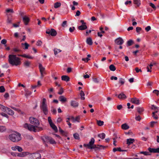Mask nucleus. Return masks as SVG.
<instances>
[{
	"mask_svg": "<svg viewBox=\"0 0 159 159\" xmlns=\"http://www.w3.org/2000/svg\"><path fill=\"white\" fill-rule=\"evenodd\" d=\"M148 150L150 153H159V148H148Z\"/></svg>",
	"mask_w": 159,
	"mask_h": 159,
	"instance_id": "nucleus-10",
	"label": "nucleus"
},
{
	"mask_svg": "<svg viewBox=\"0 0 159 159\" xmlns=\"http://www.w3.org/2000/svg\"><path fill=\"white\" fill-rule=\"evenodd\" d=\"M59 100L62 102H65L67 101L66 98L63 96H61L59 98Z\"/></svg>",
	"mask_w": 159,
	"mask_h": 159,
	"instance_id": "nucleus-18",
	"label": "nucleus"
},
{
	"mask_svg": "<svg viewBox=\"0 0 159 159\" xmlns=\"http://www.w3.org/2000/svg\"><path fill=\"white\" fill-rule=\"evenodd\" d=\"M39 69L40 72L41 74V76L42 78L43 77V74H45V68L42 65L41 63H39Z\"/></svg>",
	"mask_w": 159,
	"mask_h": 159,
	"instance_id": "nucleus-7",
	"label": "nucleus"
},
{
	"mask_svg": "<svg viewBox=\"0 0 159 159\" xmlns=\"http://www.w3.org/2000/svg\"><path fill=\"white\" fill-rule=\"evenodd\" d=\"M46 100L45 98H44L43 99L42 104L41 106H47V105L46 104Z\"/></svg>",
	"mask_w": 159,
	"mask_h": 159,
	"instance_id": "nucleus-49",
	"label": "nucleus"
},
{
	"mask_svg": "<svg viewBox=\"0 0 159 159\" xmlns=\"http://www.w3.org/2000/svg\"><path fill=\"white\" fill-rule=\"evenodd\" d=\"M29 153L28 152H24L19 153L18 156L20 157H23L28 154Z\"/></svg>",
	"mask_w": 159,
	"mask_h": 159,
	"instance_id": "nucleus-26",
	"label": "nucleus"
},
{
	"mask_svg": "<svg viewBox=\"0 0 159 159\" xmlns=\"http://www.w3.org/2000/svg\"><path fill=\"white\" fill-rule=\"evenodd\" d=\"M50 126L54 130V131L57 132L58 131V129L57 126L54 125V123H52L50 125Z\"/></svg>",
	"mask_w": 159,
	"mask_h": 159,
	"instance_id": "nucleus-23",
	"label": "nucleus"
},
{
	"mask_svg": "<svg viewBox=\"0 0 159 159\" xmlns=\"http://www.w3.org/2000/svg\"><path fill=\"white\" fill-rule=\"evenodd\" d=\"M61 6V3L60 2H56L54 3V7L55 8L60 7Z\"/></svg>",
	"mask_w": 159,
	"mask_h": 159,
	"instance_id": "nucleus-30",
	"label": "nucleus"
},
{
	"mask_svg": "<svg viewBox=\"0 0 159 159\" xmlns=\"http://www.w3.org/2000/svg\"><path fill=\"white\" fill-rule=\"evenodd\" d=\"M48 121L50 125L52 123V120L51 117H50L49 116L48 117Z\"/></svg>",
	"mask_w": 159,
	"mask_h": 159,
	"instance_id": "nucleus-63",
	"label": "nucleus"
},
{
	"mask_svg": "<svg viewBox=\"0 0 159 159\" xmlns=\"http://www.w3.org/2000/svg\"><path fill=\"white\" fill-rule=\"evenodd\" d=\"M5 91V89L3 86H0V92L3 93Z\"/></svg>",
	"mask_w": 159,
	"mask_h": 159,
	"instance_id": "nucleus-43",
	"label": "nucleus"
},
{
	"mask_svg": "<svg viewBox=\"0 0 159 159\" xmlns=\"http://www.w3.org/2000/svg\"><path fill=\"white\" fill-rule=\"evenodd\" d=\"M73 136L75 139H80L79 135L77 133H75L74 134Z\"/></svg>",
	"mask_w": 159,
	"mask_h": 159,
	"instance_id": "nucleus-39",
	"label": "nucleus"
},
{
	"mask_svg": "<svg viewBox=\"0 0 159 159\" xmlns=\"http://www.w3.org/2000/svg\"><path fill=\"white\" fill-rule=\"evenodd\" d=\"M66 24H67V21H64L63 22V23L61 25V26L63 27H65V26L66 25Z\"/></svg>",
	"mask_w": 159,
	"mask_h": 159,
	"instance_id": "nucleus-60",
	"label": "nucleus"
},
{
	"mask_svg": "<svg viewBox=\"0 0 159 159\" xmlns=\"http://www.w3.org/2000/svg\"><path fill=\"white\" fill-rule=\"evenodd\" d=\"M152 117L154 118V119H158V117L157 115H155V112H152Z\"/></svg>",
	"mask_w": 159,
	"mask_h": 159,
	"instance_id": "nucleus-55",
	"label": "nucleus"
},
{
	"mask_svg": "<svg viewBox=\"0 0 159 159\" xmlns=\"http://www.w3.org/2000/svg\"><path fill=\"white\" fill-rule=\"evenodd\" d=\"M113 151L114 152H116L117 151H118L119 152H123V151H126V150H121V148L120 147H119V148H114L113 149Z\"/></svg>",
	"mask_w": 159,
	"mask_h": 159,
	"instance_id": "nucleus-29",
	"label": "nucleus"
},
{
	"mask_svg": "<svg viewBox=\"0 0 159 159\" xmlns=\"http://www.w3.org/2000/svg\"><path fill=\"white\" fill-rule=\"evenodd\" d=\"M70 78L66 75H62L61 76V80L66 82H68L70 81Z\"/></svg>",
	"mask_w": 159,
	"mask_h": 159,
	"instance_id": "nucleus-17",
	"label": "nucleus"
},
{
	"mask_svg": "<svg viewBox=\"0 0 159 159\" xmlns=\"http://www.w3.org/2000/svg\"><path fill=\"white\" fill-rule=\"evenodd\" d=\"M31 65V62L28 60L25 61L23 63L24 66L25 67H29Z\"/></svg>",
	"mask_w": 159,
	"mask_h": 159,
	"instance_id": "nucleus-21",
	"label": "nucleus"
},
{
	"mask_svg": "<svg viewBox=\"0 0 159 159\" xmlns=\"http://www.w3.org/2000/svg\"><path fill=\"white\" fill-rule=\"evenodd\" d=\"M105 134L104 133L99 134L98 135V136L99 138L102 139H104L105 138Z\"/></svg>",
	"mask_w": 159,
	"mask_h": 159,
	"instance_id": "nucleus-31",
	"label": "nucleus"
},
{
	"mask_svg": "<svg viewBox=\"0 0 159 159\" xmlns=\"http://www.w3.org/2000/svg\"><path fill=\"white\" fill-rule=\"evenodd\" d=\"M34 126H35L29 124L28 123H25L24 125V128L30 131H33L34 132L36 131L34 130Z\"/></svg>",
	"mask_w": 159,
	"mask_h": 159,
	"instance_id": "nucleus-6",
	"label": "nucleus"
},
{
	"mask_svg": "<svg viewBox=\"0 0 159 159\" xmlns=\"http://www.w3.org/2000/svg\"><path fill=\"white\" fill-rule=\"evenodd\" d=\"M135 119L136 120L140 121V120L141 119V118L140 116L139 115L138 116H136L135 117Z\"/></svg>",
	"mask_w": 159,
	"mask_h": 159,
	"instance_id": "nucleus-56",
	"label": "nucleus"
},
{
	"mask_svg": "<svg viewBox=\"0 0 159 159\" xmlns=\"http://www.w3.org/2000/svg\"><path fill=\"white\" fill-rule=\"evenodd\" d=\"M149 5L154 10H156L157 7H156L153 3L150 2L149 3Z\"/></svg>",
	"mask_w": 159,
	"mask_h": 159,
	"instance_id": "nucleus-41",
	"label": "nucleus"
},
{
	"mask_svg": "<svg viewBox=\"0 0 159 159\" xmlns=\"http://www.w3.org/2000/svg\"><path fill=\"white\" fill-rule=\"evenodd\" d=\"M130 102L131 103L136 105L139 104V100L136 98H131Z\"/></svg>",
	"mask_w": 159,
	"mask_h": 159,
	"instance_id": "nucleus-9",
	"label": "nucleus"
},
{
	"mask_svg": "<svg viewBox=\"0 0 159 159\" xmlns=\"http://www.w3.org/2000/svg\"><path fill=\"white\" fill-rule=\"evenodd\" d=\"M40 108L45 115H46L48 114V110L47 106H41Z\"/></svg>",
	"mask_w": 159,
	"mask_h": 159,
	"instance_id": "nucleus-11",
	"label": "nucleus"
},
{
	"mask_svg": "<svg viewBox=\"0 0 159 159\" xmlns=\"http://www.w3.org/2000/svg\"><path fill=\"white\" fill-rule=\"evenodd\" d=\"M8 138L11 141L15 143L18 142L21 139V134L16 131H14L13 133L10 134Z\"/></svg>",
	"mask_w": 159,
	"mask_h": 159,
	"instance_id": "nucleus-2",
	"label": "nucleus"
},
{
	"mask_svg": "<svg viewBox=\"0 0 159 159\" xmlns=\"http://www.w3.org/2000/svg\"><path fill=\"white\" fill-rule=\"evenodd\" d=\"M134 141V140L132 139H128L127 140V144L129 145L133 143Z\"/></svg>",
	"mask_w": 159,
	"mask_h": 159,
	"instance_id": "nucleus-19",
	"label": "nucleus"
},
{
	"mask_svg": "<svg viewBox=\"0 0 159 159\" xmlns=\"http://www.w3.org/2000/svg\"><path fill=\"white\" fill-rule=\"evenodd\" d=\"M55 55L57 54L58 53L60 52L61 50L59 49L55 48L54 50Z\"/></svg>",
	"mask_w": 159,
	"mask_h": 159,
	"instance_id": "nucleus-40",
	"label": "nucleus"
},
{
	"mask_svg": "<svg viewBox=\"0 0 159 159\" xmlns=\"http://www.w3.org/2000/svg\"><path fill=\"white\" fill-rule=\"evenodd\" d=\"M118 98L120 99H123L126 98V96L123 93H121L118 96Z\"/></svg>",
	"mask_w": 159,
	"mask_h": 159,
	"instance_id": "nucleus-16",
	"label": "nucleus"
},
{
	"mask_svg": "<svg viewBox=\"0 0 159 159\" xmlns=\"http://www.w3.org/2000/svg\"><path fill=\"white\" fill-rule=\"evenodd\" d=\"M119 83L121 84V85L125 83L124 80L122 78H121L120 79Z\"/></svg>",
	"mask_w": 159,
	"mask_h": 159,
	"instance_id": "nucleus-46",
	"label": "nucleus"
},
{
	"mask_svg": "<svg viewBox=\"0 0 159 159\" xmlns=\"http://www.w3.org/2000/svg\"><path fill=\"white\" fill-rule=\"evenodd\" d=\"M50 137L48 136H43L41 137V139L44 143H48L50 139Z\"/></svg>",
	"mask_w": 159,
	"mask_h": 159,
	"instance_id": "nucleus-12",
	"label": "nucleus"
},
{
	"mask_svg": "<svg viewBox=\"0 0 159 159\" xmlns=\"http://www.w3.org/2000/svg\"><path fill=\"white\" fill-rule=\"evenodd\" d=\"M80 116H77L75 118V122L76 121H77L78 122H80Z\"/></svg>",
	"mask_w": 159,
	"mask_h": 159,
	"instance_id": "nucleus-44",
	"label": "nucleus"
},
{
	"mask_svg": "<svg viewBox=\"0 0 159 159\" xmlns=\"http://www.w3.org/2000/svg\"><path fill=\"white\" fill-rule=\"evenodd\" d=\"M97 124L100 126L102 125H103L104 122L103 121H101L100 120H97Z\"/></svg>",
	"mask_w": 159,
	"mask_h": 159,
	"instance_id": "nucleus-38",
	"label": "nucleus"
},
{
	"mask_svg": "<svg viewBox=\"0 0 159 159\" xmlns=\"http://www.w3.org/2000/svg\"><path fill=\"white\" fill-rule=\"evenodd\" d=\"M46 33L49 35L53 37L55 36L57 34L56 31L53 29H47L46 30Z\"/></svg>",
	"mask_w": 159,
	"mask_h": 159,
	"instance_id": "nucleus-4",
	"label": "nucleus"
},
{
	"mask_svg": "<svg viewBox=\"0 0 159 159\" xmlns=\"http://www.w3.org/2000/svg\"><path fill=\"white\" fill-rule=\"evenodd\" d=\"M5 109L8 112V113L9 115H13L14 114V111L11 110V109L8 108V107H6L5 108Z\"/></svg>",
	"mask_w": 159,
	"mask_h": 159,
	"instance_id": "nucleus-15",
	"label": "nucleus"
},
{
	"mask_svg": "<svg viewBox=\"0 0 159 159\" xmlns=\"http://www.w3.org/2000/svg\"><path fill=\"white\" fill-rule=\"evenodd\" d=\"M43 128L41 127H39L38 126H34V130L36 131H34L35 132H39L43 130Z\"/></svg>",
	"mask_w": 159,
	"mask_h": 159,
	"instance_id": "nucleus-24",
	"label": "nucleus"
},
{
	"mask_svg": "<svg viewBox=\"0 0 159 159\" xmlns=\"http://www.w3.org/2000/svg\"><path fill=\"white\" fill-rule=\"evenodd\" d=\"M6 11L7 13L11 12L13 13L14 11L12 9H8L6 10Z\"/></svg>",
	"mask_w": 159,
	"mask_h": 159,
	"instance_id": "nucleus-53",
	"label": "nucleus"
},
{
	"mask_svg": "<svg viewBox=\"0 0 159 159\" xmlns=\"http://www.w3.org/2000/svg\"><path fill=\"white\" fill-rule=\"evenodd\" d=\"M87 28L86 25H81L78 27L79 30H84L86 29Z\"/></svg>",
	"mask_w": 159,
	"mask_h": 159,
	"instance_id": "nucleus-20",
	"label": "nucleus"
},
{
	"mask_svg": "<svg viewBox=\"0 0 159 159\" xmlns=\"http://www.w3.org/2000/svg\"><path fill=\"white\" fill-rule=\"evenodd\" d=\"M121 128L124 130H126L129 128V126L126 123L122 124L121 126Z\"/></svg>",
	"mask_w": 159,
	"mask_h": 159,
	"instance_id": "nucleus-25",
	"label": "nucleus"
},
{
	"mask_svg": "<svg viewBox=\"0 0 159 159\" xmlns=\"http://www.w3.org/2000/svg\"><path fill=\"white\" fill-rule=\"evenodd\" d=\"M84 95L85 94L84 93V92L82 90H81L80 91V95L81 96V100H84L85 98L84 97Z\"/></svg>",
	"mask_w": 159,
	"mask_h": 159,
	"instance_id": "nucleus-34",
	"label": "nucleus"
},
{
	"mask_svg": "<svg viewBox=\"0 0 159 159\" xmlns=\"http://www.w3.org/2000/svg\"><path fill=\"white\" fill-rule=\"evenodd\" d=\"M9 63L12 66H17L21 64L20 58L16 57L15 55L11 54L8 56Z\"/></svg>",
	"mask_w": 159,
	"mask_h": 159,
	"instance_id": "nucleus-1",
	"label": "nucleus"
},
{
	"mask_svg": "<svg viewBox=\"0 0 159 159\" xmlns=\"http://www.w3.org/2000/svg\"><path fill=\"white\" fill-rule=\"evenodd\" d=\"M109 68L110 70L112 71H114L116 70V67L113 65L111 64L109 66Z\"/></svg>",
	"mask_w": 159,
	"mask_h": 159,
	"instance_id": "nucleus-32",
	"label": "nucleus"
},
{
	"mask_svg": "<svg viewBox=\"0 0 159 159\" xmlns=\"http://www.w3.org/2000/svg\"><path fill=\"white\" fill-rule=\"evenodd\" d=\"M115 43L117 45H121L124 42L123 40L120 37H119L115 40Z\"/></svg>",
	"mask_w": 159,
	"mask_h": 159,
	"instance_id": "nucleus-8",
	"label": "nucleus"
},
{
	"mask_svg": "<svg viewBox=\"0 0 159 159\" xmlns=\"http://www.w3.org/2000/svg\"><path fill=\"white\" fill-rule=\"evenodd\" d=\"M157 64V63L155 61H152V62L149 65V66L150 67V69H152V66L153 65H156Z\"/></svg>",
	"mask_w": 159,
	"mask_h": 159,
	"instance_id": "nucleus-45",
	"label": "nucleus"
},
{
	"mask_svg": "<svg viewBox=\"0 0 159 159\" xmlns=\"http://www.w3.org/2000/svg\"><path fill=\"white\" fill-rule=\"evenodd\" d=\"M134 3L136 5L137 7H139L141 4L140 1V0H134Z\"/></svg>",
	"mask_w": 159,
	"mask_h": 159,
	"instance_id": "nucleus-27",
	"label": "nucleus"
},
{
	"mask_svg": "<svg viewBox=\"0 0 159 159\" xmlns=\"http://www.w3.org/2000/svg\"><path fill=\"white\" fill-rule=\"evenodd\" d=\"M153 93L156 94L158 96L159 94V91L157 90H154L153 91Z\"/></svg>",
	"mask_w": 159,
	"mask_h": 159,
	"instance_id": "nucleus-59",
	"label": "nucleus"
},
{
	"mask_svg": "<svg viewBox=\"0 0 159 159\" xmlns=\"http://www.w3.org/2000/svg\"><path fill=\"white\" fill-rule=\"evenodd\" d=\"M6 128L5 126H0V132H3L6 130Z\"/></svg>",
	"mask_w": 159,
	"mask_h": 159,
	"instance_id": "nucleus-37",
	"label": "nucleus"
},
{
	"mask_svg": "<svg viewBox=\"0 0 159 159\" xmlns=\"http://www.w3.org/2000/svg\"><path fill=\"white\" fill-rule=\"evenodd\" d=\"M7 43V40L6 39H3L1 41V43L2 44L5 45Z\"/></svg>",
	"mask_w": 159,
	"mask_h": 159,
	"instance_id": "nucleus-51",
	"label": "nucleus"
},
{
	"mask_svg": "<svg viewBox=\"0 0 159 159\" xmlns=\"http://www.w3.org/2000/svg\"><path fill=\"white\" fill-rule=\"evenodd\" d=\"M151 28L150 26H147L146 28H145V30L148 32L149 31L151 30Z\"/></svg>",
	"mask_w": 159,
	"mask_h": 159,
	"instance_id": "nucleus-62",
	"label": "nucleus"
},
{
	"mask_svg": "<svg viewBox=\"0 0 159 159\" xmlns=\"http://www.w3.org/2000/svg\"><path fill=\"white\" fill-rule=\"evenodd\" d=\"M137 111L140 114H141L144 111V109L143 107H138L136 108Z\"/></svg>",
	"mask_w": 159,
	"mask_h": 159,
	"instance_id": "nucleus-22",
	"label": "nucleus"
},
{
	"mask_svg": "<svg viewBox=\"0 0 159 159\" xmlns=\"http://www.w3.org/2000/svg\"><path fill=\"white\" fill-rule=\"evenodd\" d=\"M63 93V90L62 88H61L58 92V94L60 95L61 94Z\"/></svg>",
	"mask_w": 159,
	"mask_h": 159,
	"instance_id": "nucleus-54",
	"label": "nucleus"
},
{
	"mask_svg": "<svg viewBox=\"0 0 159 159\" xmlns=\"http://www.w3.org/2000/svg\"><path fill=\"white\" fill-rule=\"evenodd\" d=\"M81 14V13L80 11L78 10L77 11L76 15H75V16H79Z\"/></svg>",
	"mask_w": 159,
	"mask_h": 159,
	"instance_id": "nucleus-64",
	"label": "nucleus"
},
{
	"mask_svg": "<svg viewBox=\"0 0 159 159\" xmlns=\"http://www.w3.org/2000/svg\"><path fill=\"white\" fill-rule=\"evenodd\" d=\"M152 110H154L155 111H156V110H157L158 108L157 107H156L154 105H152Z\"/></svg>",
	"mask_w": 159,
	"mask_h": 159,
	"instance_id": "nucleus-61",
	"label": "nucleus"
},
{
	"mask_svg": "<svg viewBox=\"0 0 159 159\" xmlns=\"http://www.w3.org/2000/svg\"><path fill=\"white\" fill-rule=\"evenodd\" d=\"M48 142H49L52 144H56V142L51 137Z\"/></svg>",
	"mask_w": 159,
	"mask_h": 159,
	"instance_id": "nucleus-35",
	"label": "nucleus"
},
{
	"mask_svg": "<svg viewBox=\"0 0 159 159\" xmlns=\"http://www.w3.org/2000/svg\"><path fill=\"white\" fill-rule=\"evenodd\" d=\"M70 105L74 107H76L78 106L79 103L75 101H71L70 102Z\"/></svg>",
	"mask_w": 159,
	"mask_h": 159,
	"instance_id": "nucleus-14",
	"label": "nucleus"
},
{
	"mask_svg": "<svg viewBox=\"0 0 159 159\" xmlns=\"http://www.w3.org/2000/svg\"><path fill=\"white\" fill-rule=\"evenodd\" d=\"M141 154H143L145 155H150L151 154L149 152H140Z\"/></svg>",
	"mask_w": 159,
	"mask_h": 159,
	"instance_id": "nucleus-48",
	"label": "nucleus"
},
{
	"mask_svg": "<svg viewBox=\"0 0 159 159\" xmlns=\"http://www.w3.org/2000/svg\"><path fill=\"white\" fill-rule=\"evenodd\" d=\"M10 107H11V108L13 109L15 111H17L19 113H20V112H21V110L20 109H19L16 108L14 107H12V106H11Z\"/></svg>",
	"mask_w": 159,
	"mask_h": 159,
	"instance_id": "nucleus-47",
	"label": "nucleus"
},
{
	"mask_svg": "<svg viewBox=\"0 0 159 159\" xmlns=\"http://www.w3.org/2000/svg\"><path fill=\"white\" fill-rule=\"evenodd\" d=\"M23 20L25 25H27L30 21L29 18L26 16H23Z\"/></svg>",
	"mask_w": 159,
	"mask_h": 159,
	"instance_id": "nucleus-13",
	"label": "nucleus"
},
{
	"mask_svg": "<svg viewBox=\"0 0 159 159\" xmlns=\"http://www.w3.org/2000/svg\"><path fill=\"white\" fill-rule=\"evenodd\" d=\"M141 30L142 29L141 27H137L136 28V31L137 33H139Z\"/></svg>",
	"mask_w": 159,
	"mask_h": 159,
	"instance_id": "nucleus-58",
	"label": "nucleus"
},
{
	"mask_svg": "<svg viewBox=\"0 0 159 159\" xmlns=\"http://www.w3.org/2000/svg\"><path fill=\"white\" fill-rule=\"evenodd\" d=\"M75 30V28L74 27H70L69 28V31L70 32L72 33Z\"/></svg>",
	"mask_w": 159,
	"mask_h": 159,
	"instance_id": "nucleus-57",
	"label": "nucleus"
},
{
	"mask_svg": "<svg viewBox=\"0 0 159 159\" xmlns=\"http://www.w3.org/2000/svg\"><path fill=\"white\" fill-rule=\"evenodd\" d=\"M30 123L34 126H39V120L36 118L32 117H30L29 118Z\"/></svg>",
	"mask_w": 159,
	"mask_h": 159,
	"instance_id": "nucleus-5",
	"label": "nucleus"
},
{
	"mask_svg": "<svg viewBox=\"0 0 159 159\" xmlns=\"http://www.w3.org/2000/svg\"><path fill=\"white\" fill-rule=\"evenodd\" d=\"M23 45L25 46V48H23L24 49H28L29 47V45L27 43H22L21 46L22 47L23 46Z\"/></svg>",
	"mask_w": 159,
	"mask_h": 159,
	"instance_id": "nucleus-33",
	"label": "nucleus"
},
{
	"mask_svg": "<svg viewBox=\"0 0 159 159\" xmlns=\"http://www.w3.org/2000/svg\"><path fill=\"white\" fill-rule=\"evenodd\" d=\"M86 42L87 44L89 45H91L93 44L92 39L90 38H88L87 39Z\"/></svg>",
	"mask_w": 159,
	"mask_h": 159,
	"instance_id": "nucleus-28",
	"label": "nucleus"
},
{
	"mask_svg": "<svg viewBox=\"0 0 159 159\" xmlns=\"http://www.w3.org/2000/svg\"><path fill=\"white\" fill-rule=\"evenodd\" d=\"M12 51L15 52H19L21 51V50L18 48H16L12 49Z\"/></svg>",
	"mask_w": 159,
	"mask_h": 159,
	"instance_id": "nucleus-42",
	"label": "nucleus"
},
{
	"mask_svg": "<svg viewBox=\"0 0 159 159\" xmlns=\"http://www.w3.org/2000/svg\"><path fill=\"white\" fill-rule=\"evenodd\" d=\"M157 122L152 121L150 123V126L151 127H153L155 124L157 123Z\"/></svg>",
	"mask_w": 159,
	"mask_h": 159,
	"instance_id": "nucleus-52",
	"label": "nucleus"
},
{
	"mask_svg": "<svg viewBox=\"0 0 159 159\" xmlns=\"http://www.w3.org/2000/svg\"><path fill=\"white\" fill-rule=\"evenodd\" d=\"M16 147H17V149L19 152H21L22 151V148L21 147L18 146H16Z\"/></svg>",
	"mask_w": 159,
	"mask_h": 159,
	"instance_id": "nucleus-50",
	"label": "nucleus"
},
{
	"mask_svg": "<svg viewBox=\"0 0 159 159\" xmlns=\"http://www.w3.org/2000/svg\"><path fill=\"white\" fill-rule=\"evenodd\" d=\"M133 43V41L132 40H129L127 42V45L128 46H130L132 45Z\"/></svg>",
	"mask_w": 159,
	"mask_h": 159,
	"instance_id": "nucleus-36",
	"label": "nucleus"
},
{
	"mask_svg": "<svg viewBox=\"0 0 159 159\" xmlns=\"http://www.w3.org/2000/svg\"><path fill=\"white\" fill-rule=\"evenodd\" d=\"M94 139L93 138H92L91 139V140L89 142V144H84V146L85 147H87L88 148L91 149L98 148V146H99L100 147H102L103 148H104L105 147L104 146L99 145H98L97 146L96 145L94 144Z\"/></svg>",
	"mask_w": 159,
	"mask_h": 159,
	"instance_id": "nucleus-3",
	"label": "nucleus"
}]
</instances>
